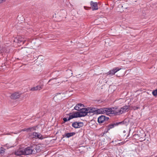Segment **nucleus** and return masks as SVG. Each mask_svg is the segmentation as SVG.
Returning a JSON list of instances; mask_svg holds the SVG:
<instances>
[{
    "instance_id": "24",
    "label": "nucleus",
    "mask_w": 157,
    "mask_h": 157,
    "mask_svg": "<svg viewBox=\"0 0 157 157\" xmlns=\"http://www.w3.org/2000/svg\"><path fill=\"white\" fill-rule=\"evenodd\" d=\"M125 142V141H124V142H120V141L119 140H118V142L117 143V144H120V145H122L123 144H124Z\"/></svg>"
},
{
    "instance_id": "29",
    "label": "nucleus",
    "mask_w": 157,
    "mask_h": 157,
    "mask_svg": "<svg viewBox=\"0 0 157 157\" xmlns=\"http://www.w3.org/2000/svg\"><path fill=\"white\" fill-rule=\"evenodd\" d=\"M59 83V82H56V81H53L51 83V84H56V83Z\"/></svg>"
},
{
    "instance_id": "37",
    "label": "nucleus",
    "mask_w": 157,
    "mask_h": 157,
    "mask_svg": "<svg viewBox=\"0 0 157 157\" xmlns=\"http://www.w3.org/2000/svg\"><path fill=\"white\" fill-rule=\"evenodd\" d=\"M2 52V51L0 50V54H1V53Z\"/></svg>"
},
{
    "instance_id": "14",
    "label": "nucleus",
    "mask_w": 157,
    "mask_h": 157,
    "mask_svg": "<svg viewBox=\"0 0 157 157\" xmlns=\"http://www.w3.org/2000/svg\"><path fill=\"white\" fill-rule=\"evenodd\" d=\"M43 86L44 85H37L36 86L32 87L30 89V90L32 91L40 90L43 88Z\"/></svg>"
},
{
    "instance_id": "12",
    "label": "nucleus",
    "mask_w": 157,
    "mask_h": 157,
    "mask_svg": "<svg viewBox=\"0 0 157 157\" xmlns=\"http://www.w3.org/2000/svg\"><path fill=\"white\" fill-rule=\"evenodd\" d=\"M107 128L105 129L104 131V133L102 136H105V134L107 133L108 131L111 128H113L114 127L113 124H109L106 126Z\"/></svg>"
},
{
    "instance_id": "4",
    "label": "nucleus",
    "mask_w": 157,
    "mask_h": 157,
    "mask_svg": "<svg viewBox=\"0 0 157 157\" xmlns=\"http://www.w3.org/2000/svg\"><path fill=\"white\" fill-rule=\"evenodd\" d=\"M37 128H38V125L34 126L29 127L28 128H25L21 130L20 132H19L20 133L21 132L26 131L27 132H29L36 131V130Z\"/></svg>"
},
{
    "instance_id": "8",
    "label": "nucleus",
    "mask_w": 157,
    "mask_h": 157,
    "mask_svg": "<svg viewBox=\"0 0 157 157\" xmlns=\"http://www.w3.org/2000/svg\"><path fill=\"white\" fill-rule=\"evenodd\" d=\"M129 106L125 105L121 108V109H119V112L117 113V115H120L124 113L127 112L128 111V109L129 108Z\"/></svg>"
},
{
    "instance_id": "13",
    "label": "nucleus",
    "mask_w": 157,
    "mask_h": 157,
    "mask_svg": "<svg viewBox=\"0 0 157 157\" xmlns=\"http://www.w3.org/2000/svg\"><path fill=\"white\" fill-rule=\"evenodd\" d=\"M20 97V94L17 92H15L12 94L10 96V98L13 99H16L19 98Z\"/></svg>"
},
{
    "instance_id": "1",
    "label": "nucleus",
    "mask_w": 157,
    "mask_h": 157,
    "mask_svg": "<svg viewBox=\"0 0 157 157\" xmlns=\"http://www.w3.org/2000/svg\"><path fill=\"white\" fill-rule=\"evenodd\" d=\"M84 105L82 103H78L74 107V109L78 111L72 114L70 113L68 114H67L69 116V117L67 119V118L64 117L63 118V123H65L67 121H69L71 119L84 117L87 115V113L88 109V107L84 108Z\"/></svg>"
},
{
    "instance_id": "38",
    "label": "nucleus",
    "mask_w": 157,
    "mask_h": 157,
    "mask_svg": "<svg viewBox=\"0 0 157 157\" xmlns=\"http://www.w3.org/2000/svg\"><path fill=\"white\" fill-rule=\"evenodd\" d=\"M18 132H17V133H14V134H17Z\"/></svg>"
},
{
    "instance_id": "34",
    "label": "nucleus",
    "mask_w": 157,
    "mask_h": 157,
    "mask_svg": "<svg viewBox=\"0 0 157 157\" xmlns=\"http://www.w3.org/2000/svg\"><path fill=\"white\" fill-rule=\"evenodd\" d=\"M2 2V0H0V3H1V2Z\"/></svg>"
},
{
    "instance_id": "41",
    "label": "nucleus",
    "mask_w": 157,
    "mask_h": 157,
    "mask_svg": "<svg viewBox=\"0 0 157 157\" xmlns=\"http://www.w3.org/2000/svg\"><path fill=\"white\" fill-rule=\"evenodd\" d=\"M127 140H126V141H125L126 142V141H127Z\"/></svg>"
},
{
    "instance_id": "18",
    "label": "nucleus",
    "mask_w": 157,
    "mask_h": 157,
    "mask_svg": "<svg viewBox=\"0 0 157 157\" xmlns=\"http://www.w3.org/2000/svg\"><path fill=\"white\" fill-rule=\"evenodd\" d=\"M35 149L37 152H39L41 151L42 149V147L41 144H39L36 145L35 147Z\"/></svg>"
},
{
    "instance_id": "31",
    "label": "nucleus",
    "mask_w": 157,
    "mask_h": 157,
    "mask_svg": "<svg viewBox=\"0 0 157 157\" xmlns=\"http://www.w3.org/2000/svg\"><path fill=\"white\" fill-rule=\"evenodd\" d=\"M124 75V73H123L122 75H117V77H122V76H123V75Z\"/></svg>"
},
{
    "instance_id": "20",
    "label": "nucleus",
    "mask_w": 157,
    "mask_h": 157,
    "mask_svg": "<svg viewBox=\"0 0 157 157\" xmlns=\"http://www.w3.org/2000/svg\"><path fill=\"white\" fill-rule=\"evenodd\" d=\"M112 109H113V111H114V112H119L118 111H119V109H118V107L117 106H115L114 107H112Z\"/></svg>"
},
{
    "instance_id": "10",
    "label": "nucleus",
    "mask_w": 157,
    "mask_h": 157,
    "mask_svg": "<svg viewBox=\"0 0 157 157\" xmlns=\"http://www.w3.org/2000/svg\"><path fill=\"white\" fill-rule=\"evenodd\" d=\"M106 109L105 111L106 114L107 115L109 116L110 114H113L114 116H116L117 115V112H114V111H113V109H112V107L111 108H106Z\"/></svg>"
},
{
    "instance_id": "36",
    "label": "nucleus",
    "mask_w": 157,
    "mask_h": 157,
    "mask_svg": "<svg viewBox=\"0 0 157 157\" xmlns=\"http://www.w3.org/2000/svg\"><path fill=\"white\" fill-rule=\"evenodd\" d=\"M6 0H2V1H6Z\"/></svg>"
},
{
    "instance_id": "40",
    "label": "nucleus",
    "mask_w": 157,
    "mask_h": 157,
    "mask_svg": "<svg viewBox=\"0 0 157 157\" xmlns=\"http://www.w3.org/2000/svg\"><path fill=\"white\" fill-rule=\"evenodd\" d=\"M124 135V136H125V135Z\"/></svg>"
},
{
    "instance_id": "19",
    "label": "nucleus",
    "mask_w": 157,
    "mask_h": 157,
    "mask_svg": "<svg viewBox=\"0 0 157 157\" xmlns=\"http://www.w3.org/2000/svg\"><path fill=\"white\" fill-rule=\"evenodd\" d=\"M106 109V107H103L102 108H99V114H103L105 113V111Z\"/></svg>"
},
{
    "instance_id": "11",
    "label": "nucleus",
    "mask_w": 157,
    "mask_h": 157,
    "mask_svg": "<svg viewBox=\"0 0 157 157\" xmlns=\"http://www.w3.org/2000/svg\"><path fill=\"white\" fill-rule=\"evenodd\" d=\"M83 125V123L82 122L75 121L72 124V126L75 128H77L82 127Z\"/></svg>"
},
{
    "instance_id": "16",
    "label": "nucleus",
    "mask_w": 157,
    "mask_h": 157,
    "mask_svg": "<svg viewBox=\"0 0 157 157\" xmlns=\"http://www.w3.org/2000/svg\"><path fill=\"white\" fill-rule=\"evenodd\" d=\"M24 153L23 149L20 148L15 151V154L16 155L19 156L24 155Z\"/></svg>"
},
{
    "instance_id": "35",
    "label": "nucleus",
    "mask_w": 157,
    "mask_h": 157,
    "mask_svg": "<svg viewBox=\"0 0 157 157\" xmlns=\"http://www.w3.org/2000/svg\"><path fill=\"white\" fill-rule=\"evenodd\" d=\"M40 139L42 140V139H43V138H39Z\"/></svg>"
},
{
    "instance_id": "30",
    "label": "nucleus",
    "mask_w": 157,
    "mask_h": 157,
    "mask_svg": "<svg viewBox=\"0 0 157 157\" xmlns=\"http://www.w3.org/2000/svg\"><path fill=\"white\" fill-rule=\"evenodd\" d=\"M114 127L116 126H117L119 125L118 122H116V123H113Z\"/></svg>"
},
{
    "instance_id": "6",
    "label": "nucleus",
    "mask_w": 157,
    "mask_h": 157,
    "mask_svg": "<svg viewBox=\"0 0 157 157\" xmlns=\"http://www.w3.org/2000/svg\"><path fill=\"white\" fill-rule=\"evenodd\" d=\"M109 119V118L106 117L105 116L101 115L98 118V122L99 124H101L103 123L108 121Z\"/></svg>"
},
{
    "instance_id": "3",
    "label": "nucleus",
    "mask_w": 157,
    "mask_h": 157,
    "mask_svg": "<svg viewBox=\"0 0 157 157\" xmlns=\"http://www.w3.org/2000/svg\"><path fill=\"white\" fill-rule=\"evenodd\" d=\"M87 115L88 113H93V115L99 114V108L97 107H88Z\"/></svg>"
},
{
    "instance_id": "26",
    "label": "nucleus",
    "mask_w": 157,
    "mask_h": 157,
    "mask_svg": "<svg viewBox=\"0 0 157 157\" xmlns=\"http://www.w3.org/2000/svg\"><path fill=\"white\" fill-rule=\"evenodd\" d=\"M56 78H52V79H51L49 80V81L48 82V83H50L51 82H52V81H53V80H56Z\"/></svg>"
},
{
    "instance_id": "33",
    "label": "nucleus",
    "mask_w": 157,
    "mask_h": 157,
    "mask_svg": "<svg viewBox=\"0 0 157 157\" xmlns=\"http://www.w3.org/2000/svg\"><path fill=\"white\" fill-rule=\"evenodd\" d=\"M123 133H125V132H126V131H125V130H124V131H123Z\"/></svg>"
},
{
    "instance_id": "27",
    "label": "nucleus",
    "mask_w": 157,
    "mask_h": 157,
    "mask_svg": "<svg viewBox=\"0 0 157 157\" xmlns=\"http://www.w3.org/2000/svg\"><path fill=\"white\" fill-rule=\"evenodd\" d=\"M18 39H19V44H20L22 42L23 43V39H21H21L18 38Z\"/></svg>"
},
{
    "instance_id": "17",
    "label": "nucleus",
    "mask_w": 157,
    "mask_h": 157,
    "mask_svg": "<svg viewBox=\"0 0 157 157\" xmlns=\"http://www.w3.org/2000/svg\"><path fill=\"white\" fill-rule=\"evenodd\" d=\"M75 132H70V133H66L63 135V137H70L73 136L75 134Z\"/></svg>"
},
{
    "instance_id": "7",
    "label": "nucleus",
    "mask_w": 157,
    "mask_h": 157,
    "mask_svg": "<svg viewBox=\"0 0 157 157\" xmlns=\"http://www.w3.org/2000/svg\"><path fill=\"white\" fill-rule=\"evenodd\" d=\"M33 147V146L28 147L23 149L24 155H29L32 154L34 150Z\"/></svg>"
},
{
    "instance_id": "22",
    "label": "nucleus",
    "mask_w": 157,
    "mask_h": 157,
    "mask_svg": "<svg viewBox=\"0 0 157 157\" xmlns=\"http://www.w3.org/2000/svg\"><path fill=\"white\" fill-rule=\"evenodd\" d=\"M4 152V149L3 148L1 147L0 148V154L3 153Z\"/></svg>"
},
{
    "instance_id": "5",
    "label": "nucleus",
    "mask_w": 157,
    "mask_h": 157,
    "mask_svg": "<svg viewBox=\"0 0 157 157\" xmlns=\"http://www.w3.org/2000/svg\"><path fill=\"white\" fill-rule=\"evenodd\" d=\"M27 49L25 48L22 50L20 52V56L17 59L18 60H22L24 59L25 56H27Z\"/></svg>"
},
{
    "instance_id": "23",
    "label": "nucleus",
    "mask_w": 157,
    "mask_h": 157,
    "mask_svg": "<svg viewBox=\"0 0 157 157\" xmlns=\"http://www.w3.org/2000/svg\"><path fill=\"white\" fill-rule=\"evenodd\" d=\"M132 109H134V110H135L136 109H137L139 108V107H136L135 106H134L132 107Z\"/></svg>"
},
{
    "instance_id": "32",
    "label": "nucleus",
    "mask_w": 157,
    "mask_h": 157,
    "mask_svg": "<svg viewBox=\"0 0 157 157\" xmlns=\"http://www.w3.org/2000/svg\"><path fill=\"white\" fill-rule=\"evenodd\" d=\"M129 133L128 132L127 136H126V137H128L129 136Z\"/></svg>"
},
{
    "instance_id": "28",
    "label": "nucleus",
    "mask_w": 157,
    "mask_h": 157,
    "mask_svg": "<svg viewBox=\"0 0 157 157\" xmlns=\"http://www.w3.org/2000/svg\"><path fill=\"white\" fill-rule=\"evenodd\" d=\"M118 122L119 125V124H124V121H121V122Z\"/></svg>"
},
{
    "instance_id": "21",
    "label": "nucleus",
    "mask_w": 157,
    "mask_h": 157,
    "mask_svg": "<svg viewBox=\"0 0 157 157\" xmlns=\"http://www.w3.org/2000/svg\"><path fill=\"white\" fill-rule=\"evenodd\" d=\"M152 94L154 96H156L157 95V89L153 91Z\"/></svg>"
},
{
    "instance_id": "15",
    "label": "nucleus",
    "mask_w": 157,
    "mask_h": 157,
    "mask_svg": "<svg viewBox=\"0 0 157 157\" xmlns=\"http://www.w3.org/2000/svg\"><path fill=\"white\" fill-rule=\"evenodd\" d=\"M29 136H33L32 137H42V135L40 133L33 132L29 134Z\"/></svg>"
},
{
    "instance_id": "2",
    "label": "nucleus",
    "mask_w": 157,
    "mask_h": 157,
    "mask_svg": "<svg viewBox=\"0 0 157 157\" xmlns=\"http://www.w3.org/2000/svg\"><path fill=\"white\" fill-rule=\"evenodd\" d=\"M90 7L84 6V8L86 10H90L92 9L93 11L98 10V4L97 2H94L91 1L90 2Z\"/></svg>"
},
{
    "instance_id": "25",
    "label": "nucleus",
    "mask_w": 157,
    "mask_h": 157,
    "mask_svg": "<svg viewBox=\"0 0 157 157\" xmlns=\"http://www.w3.org/2000/svg\"><path fill=\"white\" fill-rule=\"evenodd\" d=\"M14 42L17 43L19 44V39L16 38L14 40Z\"/></svg>"
},
{
    "instance_id": "39",
    "label": "nucleus",
    "mask_w": 157,
    "mask_h": 157,
    "mask_svg": "<svg viewBox=\"0 0 157 157\" xmlns=\"http://www.w3.org/2000/svg\"><path fill=\"white\" fill-rule=\"evenodd\" d=\"M60 93H58L57 94H60Z\"/></svg>"
},
{
    "instance_id": "9",
    "label": "nucleus",
    "mask_w": 157,
    "mask_h": 157,
    "mask_svg": "<svg viewBox=\"0 0 157 157\" xmlns=\"http://www.w3.org/2000/svg\"><path fill=\"white\" fill-rule=\"evenodd\" d=\"M121 69V68H120L118 67H115L112 70H110L107 73H106V74H107V75H110V76H112L114 75L116 72Z\"/></svg>"
}]
</instances>
